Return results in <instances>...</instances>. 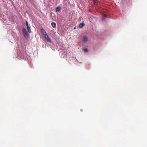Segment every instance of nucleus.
Segmentation results:
<instances>
[{
	"instance_id": "6e6552de",
	"label": "nucleus",
	"mask_w": 147,
	"mask_h": 147,
	"mask_svg": "<svg viewBox=\"0 0 147 147\" xmlns=\"http://www.w3.org/2000/svg\"><path fill=\"white\" fill-rule=\"evenodd\" d=\"M27 30H28V32L29 33H30L31 32V30L30 27L29 26L27 27Z\"/></svg>"
},
{
	"instance_id": "f03ea898",
	"label": "nucleus",
	"mask_w": 147,
	"mask_h": 147,
	"mask_svg": "<svg viewBox=\"0 0 147 147\" xmlns=\"http://www.w3.org/2000/svg\"><path fill=\"white\" fill-rule=\"evenodd\" d=\"M43 37H44V39L46 41L49 42H51L50 39L47 35H45L43 36Z\"/></svg>"
},
{
	"instance_id": "20e7f679",
	"label": "nucleus",
	"mask_w": 147,
	"mask_h": 147,
	"mask_svg": "<svg viewBox=\"0 0 147 147\" xmlns=\"http://www.w3.org/2000/svg\"><path fill=\"white\" fill-rule=\"evenodd\" d=\"M85 25V24L84 23H80L79 26V28H81L83 27Z\"/></svg>"
},
{
	"instance_id": "423d86ee",
	"label": "nucleus",
	"mask_w": 147,
	"mask_h": 147,
	"mask_svg": "<svg viewBox=\"0 0 147 147\" xmlns=\"http://www.w3.org/2000/svg\"><path fill=\"white\" fill-rule=\"evenodd\" d=\"M51 25L52 26V27L54 28H55L56 27V24L54 22H53L51 23Z\"/></svg>"
},
{
	"instance_id": "39448f33",
	"label": "nucleus",
	"mask_w": 147,
	"mask_h": 147,
	"mask_svg": "<svg viewBox=\"0 0 147 147\" xmlns=\"http://www.w3.org/2000/svg\"><path fill=\"white\" fill-rule=\"evenodd\" d=\"M88 39V38L86 36H84V37L83 40H82V41L85 43V42L87 41Z\"/></svg>"
},
{
	"instance_id": "ddd939ff",
	"label": "nucleus",
	"mask_w": 147,
	"mask_h": 147,
	"mask_svg": "<svg viewBox=\"0 0 147 147\" xmlns=\"http://www.w3.org/2000/svg\"><path fill=\"white\" fill-rule=\"evenodd\" d=\"M1 0L2 1H4V0Z\"/></svg>"
},
{
	"instance_id": "1a4fd4ad",
	"label": "nucleus",
	"mask_w": 147,
	"mask_h": 147,
	"mask_svg": "<svg viewBox=\"0 0 147 147\" xmlns=\"http://www.w3.org/2000/svg\"><path fill=\"white\" fill-rule=\"evenodd\" d=\"M94 3L95 4H97L98 3V1L97 0H93Z\"/></svg>"
},
{
	"instance_id": "f257e3e1",
	"label": "nucleus",
	"mask_w": 147,
	"mask_h": 147,
	"mask_svg": "<svg viewBox=\"0 0 147 147\" xmlns=\"http://www.w3.org/2000/svg\"><path fill=\"white\" fill-rule=\"evenodd\" d=\"M22 31L24 37L26 38H28V34L26 29L24 28H23Z\"/></svg>"
},
{
	"instance_id": "7ed1b4c3",
	"label": "nucleus",
	"mask_w": 147,
	"mask_h": 147,
	"mask_svg": "<svg viewBox=\"0 0 147 147\" xmlns=\"http://www.w3.org/2000/svg\"><path fill=\"white\" fill-rule=\"evenodd\" d=\"M41 32L43 36L47 35L46 32L45 31V30L43 29H42L41 30Z\"/></svg>"
},
{
	"instance_id": "9d476101",
	"label": "nucleus",
	"mask_w": 147,
	"mask_h": 147,
	"mask_svg": "<svg viewBox=\"0 0 147 147\" xmlns=\"http://www.w3.org/2000/svg\"><path fill=\"white\" fill-rule=\"evenodd\" d=\"M26 24L27 27H29L28 23L27 21H26Z\"/></svg>"
},
{
	"instance_id": "f8f14e48",
	"label": "nucleus",
	"mask_w": 147,
	"mask_h": 147,
	"mask_svg": "<svg viewBox=\"0 0 147 147\" xmlns=\"http://www.w3.org/2000/svg\"><path fill=\"white\" fill-rule=\"evenodd\" d=\"M76 28V27L74 28V29H75Z\"/></svg>"
},
{
	"instance_id": "9b49d317",
	"label": "nucleus",
	"mask_w": 147,
	"mask_h": 147,
	"mask_svg": "<svg viewBox=\"0 0 147 147\" xmlns=\"http://www.w3.org/2000/svg\"><path fill=\"white\" fill-rule=\"evenodd\" d=\"M88 49L87 48L85 49L84 50V51L86 52H88Z\"/></svg>"
},
{
	"instance_id": "0eeeda50",
	"label": "nucleus",
	"mask_w": 147,
	"mask_h": 147,
	"mask_svg": "<svg viewBox=\"0 0 147 147\" xmlns=\"http://www.w3.org/2000/svg\"><path fill=\"white\" fill-rule=\"evenodd\" d=\"M61 8L60 7H57L55 9V11L56 12H58L60 10Z\"/></svg>"
}]
</instances>
